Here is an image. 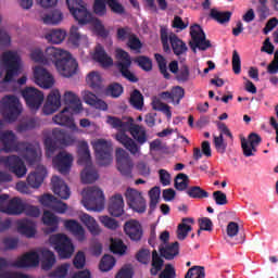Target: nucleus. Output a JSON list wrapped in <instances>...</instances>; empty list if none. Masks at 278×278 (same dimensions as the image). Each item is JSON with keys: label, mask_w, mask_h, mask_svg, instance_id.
<instances>
[{"label": "nucleus", "mask_w": 278, "mask_h": 278, "mask_svg": "<svg viewBox=\"0 0 278 278\" xmlns=\"http://www.w3.org/2000/svg\"><path fill=\"white\" fill-rule=\"evenodd\" d=\"M108 124L118 130L115 135L116 140L130 152L131 155L140 154L141 146L149 140L147 128L143 125L136 124L134 117L108 116Z\"/></svg>", "instance_id": "f257e3e1"}, {"label": "nucleus", "mask_w": 278, "mask_h": 278, "mask_svg": "<svg viewBox=\"0 0 278 278\" xmlns=\"http://www.w3.org/2000/svg\"><path fill=\"white\" fill-rule=\"evenodd\" d=\"M0 142H2L3 148L1 149L5 153H24V159L31 166L38 164L41 160V150L38 141H17V137L12 130H5L0 132Z\"/></svg>", "instance_id": "f03ea898"}, {"label": "nucleus", "mask_w": 278, "mask_h": 278, "mask_svg": "<svg viewBox=\"0 0 278 278\" xmlns=\"http://www.w3.org/2000/svg\"><path fill=\"white\" fill-rule=\"evenodd\" d=\"M45 53L47 65H49L50 62L55 64L61 76L71 78L76 75L78 63L68 51L56 47H48Z\"/></svg>", "instance_id": "7ed1b4c3"}, {"label": "nucleus", "mask_w": 278, "mask_h": 278, "mask_svg": "<svg viewBox=\"0 0 278 278\" xmlns=\"http://www.w3.org/2000/svg\"><path fill=\"white\" fill-rule=\"evenodd\" d=\"M78 164L86 166L81 172L83 184H93L99 179V174L92 166L90 149L87 141H81L78 146Z\"/></svg>", "instance_id": "20e7f679"}, {"label": "nucleus", "mask_w": 278, "mask_h": 278, "mask_svg": "<svg viewBox=\"0 0 278 278\" xmlns=\"http://www.w3.org/2000/svg\"><path fill=\"white\" fill-rule=\"evenodd\" d=\"M76 142L73 135L67 134L65 130L60 128H54L52 131V137H46V155L52 157L54 152H56L61 147H70Z\"/></svg>", "instance_id": "39448f33"}, {"label": "nucleus", "mask_w": 278, "mask_h": 278, "mask_svg": "<svg viewBox=\"0 0 278 278\" xmlns=\"http://www.w3.org/2000/svg\"><path fill=\"white\" fill-rule=\"evenodd\" d=\"M22 113V105L16 96L8 94L1 100V114L5 122H15Z\"/></svg>", "instance_id": "423d86ee"}, {"label": "nucleus", "mask_w": 278, "mask_h": 278, "mask_svg": "<svg viewBox=\"0 0 278 278\" xmlns=\"http://www.w3.org/2000/svg\"><path fill=\"white\" fill-rule=\"evenodd\" d=\"M83 203L88 211L102 212L105 204L103 191L99 187H88Z\"/></svg>", "instance_id": "0eeeda50"}, {"label": "nucleus", "mask_w": 278, "mask_h": 278, "mask_svg": "<svg viewBox=\"0 0 278 278\" xmlns=\"http://www.w3.org/2000/svg\"><path fill=\"white\" fill-rule=\"evenodd\" d=\"M1 61L7 71L4 83H12L13 78L21 74V58L14 51H7Z\"/></svg>", "instance_id": "6e6552de"}, {"label": "nucleus", "mask_w": 278, "mask_h": 278, "mask_svg": "<svg viewBox=\"0 0 278 278\" xmlns=\"http://www.w3.org/2000/svg\"><path fill=\"white\" fill-rule=\"evenodd\" d=\"M116 59L117 61L115 65L119 71V73L122 74V76L132 84L138 83L139 78L130 71L132 61L129 53L124 49L119 48L116 50Z\"/></svg>", "instance_id": "1a4fd4ad"}, {"label": "nucleus", "mask_w": 278, "mask_h": 278, "mask_svg": "<svg viewBox=\"0 0 278 278\" xmlns=\"http://www.w3.org/2000/svg\"><path fill=\"white\" fill-rule=\"evenodd\" d=\"M68 10L79 25L91 24L93 21L91 12L87 10L83 0H66Z\"/></svg>", "instance_id": "9d476101"}, {"label": "nucleus", "mask_w": 278, "mask_h": 278, "mask_svg": "<svg viewBox=\"0 0 278 278\" xmlns=\"http://www.w3.org/2000/svg\"><path fill=\"white\" fill-rule=\"evenodd\" d=\"M2 149L0 148V154ZM0 165H3L17 178H23L27 174V168L24 161L16 154L0 155Z\"/></svg>", "instance_id": "9b49d317"}, {"label": "nucleus", "mask_w": 278, "mask_h": 278, "mask_svg": "<svg viewBox=\"0 0 278 278\" xmlns=\"http://www.w3.org/2000/svg\"><path fill=\"white\" fill-rule=\"evenodd\" d=\"M50 243L54 247L61 258H71L75 248L67 235H51Z\"/></svg>", "instance_id": "f8f14e48"}, {"label": "nucleus", "mask_w": 278, "mask_h": 278, "mask_svg": "<svg viewBox=\"0 0 278 278\" xmlns=\"http://www.w3.org/2000/svg\"><path fill=\"white\" fill-rule=\"evenodd\" d=\"M190 35L191 41H189V47L193 50V53L197 52V49L206 51L212 48L211 40L206 39L205 33L199 24L191 25Z\"/></svg>", "instance_id": "ddd939ff"}, {"label": "nucleus", "mask_w": 278, "mask_h": 278, "mask_svg": "<svg viewBox=\"0 0 278 278\" xmlns=\"http://www.w3.org/2000/svg\"><path fill=\"white\" fill-rule=\"evenodd\" d=\"M96 157L100 166H109L112 163V144L108 140L101 138L93 143Z\"/></svg>", "instance_id": "4468645a"}, {"label": "nucleus", "mask_w": 278, "mask_h": 278, "mask_svg": "<svg viewBox=\"0 0 278 278\" xmlns=\"http://www.w3.org/2000/svg\"><path fill=\"white\" fill-rule=\"evenodd\" d=\"M22 96L25 99L27 106L31 111H37L42 105L45 96L42 91L35 87H26L22 90Z\"/></svg>", "instance_id": "2eb2a0df"}, {"label": "nucleus", "mask_w": 278, "mask_h": 278, "mask_svg": "<svg viewBox=\"0 0 278 278\" xmlns=\"http://www.w3.org/2000/svg\"><path fill=\"white\" fill-rule=\"evenodd\" d=\"M126 201L130 208H132L137 213H144L147 211V202L141 193V191H137V189L128 188L126 193Z\"/></svg>", "instance_id": "dca6fc26"}, {"label": "nucleus", "mask_w": 278, "mask_h": 278, "mask_svg": "<svg viewBox=\"0 0 278 278\" xmlns=\"http://www.w3.org/2000/svg\"><path fill=\"white\" fill-rule=\"evenodd\" d=\"M117 168L125 177H131L134 163L128 152L123 148L116 150Z\"/></svg>", "instance_id": "f3484780"}, {"label": "nucleus", "mask_w": 278, "mask_h": 278, "mask_svg": "<svg viewBox=\"0 0 278 278\" xmlns=\"http://www.w3.org/2000/svg\"><path fill=\"white\" fill-rule=\"evenodd\" d=\"M73 155L66 151H61L53 157V165L62 175H68L73 164Z\"/></svg>", "instance_id": "a211bd4d"}, {"label": "nucleus", "mask_w": 278, "mask_h": 278, "mask_svg": "<svg viewBox=\"0 0 278 278\" xmlns=\"http://www.w3.org/2000/svg\"><path fill=\"white\" fill-rule=\"evenodd\" d=\"M39 202L43 207L50 208L59 214H64L67 211V204L58 200L52 193H45L39 199Z\"/></svg>", "instance_id": "6ab92c4d"}, {"label": "nucleus", "mask_w": 278, "mask_h": 278, "mask_svg": "<svg viewBox=\"0 0 278 278\" xmlns=\"http://www.w3.org/2000/svg\"><path fill=\"white\" fill-rule=\"evenodd\" d=\"M34 77L36 84L43 89H51L54 85L53 76L42 66H36Z\"/></svg>", "instance_id": "aec40b11"}, {"label": "nucleus", "mask_w": 278, "mask_h": 278, "mask_svg": "<svg viewBox=\"0 0 278 278\" xmlns=\"http://www.w3.org/2000/svg\"><path fill=\"white\" fill-rule=\"evenodd\" d=\"M61 108V92L59 89H52L48 94L46 103L43 105V113L46 115H52Z\"/></svg>", "instance_id": "412c9836"}, {"label": "nucleus", "mask_w": 278, "mask_h": 278, "mask_svg": "<svg viewBox=\"0 0 278 278\" xmlns=\"http://www.w3.org/2000/svg\"><path fill=\"white\" fill-rule=\"evenodd\" d=\"M47 176V168L45 165L38 164L36 167V172H31L27 176V184L30 188L38 189L41 184L43 182V179Z\"/></svg>", "instance_id": "4be33fe9"}, {"label": "nucleus", "mask_w": 278, "mask_h": 278, "mask_svg": "<svg viewBox=\"0 0 278 278\" xmlns=\"http://www.w3.org/2000/svg\"><path fill=\"white\" fill-rule=\"evenodd\" d=\"M25 203L21 198H12L5 206H0V211L10 216H18L24 213Z\"/></svg>", "instance_id": "5701e85b"}, {"label": "nucleus", "mask_w": 278, "mask_h": 278, "mask_svg": "<svg viewBox=\"0 0 278 278\" xmlns=\"http://www.w3.org/2000/svg\"><path fill=\"white\" fill-rule=\"evenodd\" d=\"M64 109H68L72 113H80L83 111V103L80 98L73 91H66L64 94Z\"/></svg>", "instance_id": "b1692460"}, {"label": "nucleus", "mask_w": 278, "mask_h": 278, "mask_svg": "<svg viewBox=\"0 0 278 278\" xmlns=\"http://www.w3.org/2000/svg\"><path fill=\"white\" fill-rule=\"evenodd\" d=\"M53 192L63 200H68L71 197V189L67 187L66 182L62 180L59 176H53L52 180Z\"/></svg>", "instance_id": "393cba45"}, {"label": "nucleus", "mask_w": 278, "mask_h": 278, "mask_svg": "<svg viewBox=\"0 0 278 278\" xmlns=\"http://www.w3.org/2000/svg\"><path fill=\"white\" fill-rule=\"evenodd\" d=\"M78 114V112H72L68 109L62 110L60 113L53 116V122L56 125L73 128L75 126L73 115Z\"/></svg>", "instance_id": "a878e982"}, {"label": "nucleus", "mask_w": 278, "mask_h": 278, "mask_svg": "<svg viewBox=\"0 0 278 278\" xmlns=\"http://www.w3.org/2000/svg\"><path fill=\"white\" fill-rule=\"evenodd\" d=\"M125 202L121 193H116L110 200L109 213L113 217H121L124 214Z\"/></svg>", "instance_id": "bb28decb"}, {"label": "nucleus", "mask_w": 278, "mask_h": 278, "mask_svg": "<svg viewBox=\"0 0 278 278\" xmlns=\"http://www.w3.org/2000/svg\"><path fill=\"white\" fill-rule=\"evenodd\" d=\"M125 232L132 241H140L143 236V230L141 224H139L136 219L131 222H126L125 224Z\"/></svg>", "instance_id": "cd10ccee"}, {"label": "nucleus", "mask_w": 278, "mask_h": 278, "mask_svg": "<svg viewBox=\"0 0 278 278\" xmlns=\"http://www.w3.org/2000/svg\"><path fill=\"white\" fill-rule=\"evenodd\" d=\"M39 254L37 252H30L25 254L17 262H15L13 266L17 268L36 267L39 265Z\"/></svg>", "instance_id": "c85d7f7f"}, {"label": "nucleus", "mask_w": 278, "mask_h": 278, "mask_svg": "<svg viewBox=\"0 0 278 278\" xmlns=\"http://www.w3.org/2000/svg\"><path fill=\"white\" fill-rule=\"evenodd\" d=\"M93 59L96 62L101 64V66L104 68L111 67L114 64L113 59L106 53L103 46H101V45H97L94 54H93Z\"/></svg>", "instance_id": "c756f323"}, {"label": "nucleus", "mask_w": 278, "mask_h": 278, "mask_svg": "<svg viewBox=\"0 0 278 278\" xmlns=\"http://www.w3.org/2000/svg\"><path fill=\"white\" fill-rule=\"evenodd\" d=\"M169 45L176 56H180L188 51V47L175 33H169Z\"/></svg>", "instance_id": "7c9ffc66"}, {"label": "nucleus", "mask_w": 278, "mask_h": 278, "mask_svg": "<svg viewBox=\"0 0 278 278\" xmlns=\"http://www.w3.org/2000/svg\"><path fill=\"white\" fill-rule=\"evenodd\" d=\"M84 100H85V102H86L88 105H90V106H92V108H94V109H97V110H100V111H104V112H105V111H108V109H109L108 103H106L104 100L98 98L97 94H94V93L91 92V91H87V92L85 93Z\"/></svg>", "instance_id": "2f4dec72"}, {"label": "nucleus", "mask_w": 278, "mask_h": 278, "mask_svg": "<svg viewBox=\"0 0 278 278\" xmlns=\"http://www.w3.org/2000/svg\"><path fill=\"white\" fill-rule=\"evenodd\" d=\"M65 227L73 232L79 242H84L86 240L85 228H83L81 224L76 222V219H67L65 222Z\"/></svg>", "instance_id": "473e14b6"}, {"label": "nucleus", "mask_w": 278, "mask_h": 278, "mask_svg": "<svg viewBox=\"0 0 278 278\" xmlns=\"http://www.w3.org/2000/svg\"><path fill=\"white\" fill-rule=\"evenodd\" d=\"M189 224H194V219L192 217H182V223L178 224V228L176 230V237L178 240H186L189 232L192 231V226H189Z\"/></svg>", "instance_id": "72a5a7b5"}, {"label": "nucleus", "mask_w": 278, "mask_h": 278, "mask_svg": "<svg viewBox=\"0 0 278 278\" xmlns=\"http://www.w3.org/2000/svg\"><path fill=\"white\" fill-rule=\"evenodd\" d=\"M42 223L50 227L48 228V233H53L59 229L60 219L51 211H43Z\"/></svg>", "instance_id": "f704fd0d"}, {"label": "nucleus", "mask_w": 278, "mask_h": 278, "mask_svg": "<svg viewBox=\"0 0 278 278\" xmlns=\"http://www.w3.org/2000/svg\"><path fill=\"white\" fill-rule=\"evenodd\" d=\"M17 231L27 238H33L36 233L35 224L30 219H21L17 222Z\"/></svg>", "instance_id": "c9c22d12"}, {"label": "nucleus", "mask_w": 278, "mask_h": 278, "mask_svg": "<svg viewBox=\"0 0 278 278\" xmlns=\"http://www.w3.org/2000/svg\"><path fill=\"white\" fill-rule=\"evenodd\" d=\"M80 220L83 224H85L92 236L100 235L101 228L99 227V224H97L94 217H91V215H88V213H83L80 215Z\"/></svg>", "instance_id": "e433bc0d"}, {"label": "nucleus", "mask_w": 278, "mask_h": 278, "mask_svg": "<svg viewBox=\"0 0 278 278\" xmlns=\"http://www.w3.org/2000/svg\"><path fill=\"white\" fill-rule=\"evenodd\" d=\"M159 251L161 252V256L167 261H172L179 255V243L178 241H174V243L165 245V248H161Z\"/></svg>", "instance_id": "4c0bfd02"}, {"label": "nucleus", "mask_w": 278, "mask_h": 278, "mask_svg": "<svg viewBox=\"0 0 278 278\" xmlns=\"http://www.w3.org/2000/svg\"><path fill=\"white\" fill-rule=\"evenodd\" d=\"M56 263V258L53 252L49 250H42L41 252V267L43 270H50L54 264Z\"/></svg>", "instance_id": "58836bf2"}, {"label": "nucleus", "mask_w": 278, "mask_h": 278, "mask_svg": "<svg viewBox=\"0 0 278 278\" xmlns=\"http://www.w3.org/2000/svg\"><path fill=\"white\" fill-rule=\"evenodd\" d=\"M232 13L230 11H218L217 9H211V18L215 22L224 25L230 22Z\"/></svg>", "instance_id": "ea45409f"}, {"label": "nucleus", "mask_w": 278, "mask_h": 278, "mask_svg": "<svg viewBox=\"0 0 278 278\" xmlns=\"http://www.w3.org/2000/svg\"><path fill=\"white\" fill-rule=\"evenodd\" d=\"M154 60L156 61V65L159 66V73L163 75V78L169 80L170 74L167 70V60L166 58L161 53H154Z\"/></svg>", "instance_id": "a19ab883"}, {"label": "nucleus", "mask_w": 278, "mask_h": 278, "mask_svg": "<svg viewBox=\"0 0 278 278\" xmlns=\"http://www.w3.org/2000/svg\"><path fill=\"white\" fill-rule=\"evenodd\" d=\"M129 103L138 111H142L144 106V97L139 89H134L130 94Z\"/></svg>", "instance_id": "79ce46f5"}, {"label": "nucleus", "mask_w": 278, "mask_h": 278, "mask_svg": "<svg viewBox=\"0 0 278 278\" xmlns=\"http://www.w3.org/2000/svg\"><path fill=\"white\" fill-rule=\"evenodd\" d=\"M65 38L66 31L62 29H52L49 34L46 35V39L53 45L62 43Z\"/></svg>", "instance_id": "37998d69"}, {"label": "nucleus", "mask_w": 278, "mask_h": 278, "mask_svg": "<svg viewBox=\"0 0 278 278\" xmlns=\"http://www.w3.org/2000/svg\"><path fill=\"white\" fill-rule=\"evenodd\" d=\"M63 21V14L60 10H53L43 17L46 25H59Z\"/></svg>", "instance_id": "c03bdc74"}, {"label": "nucleus", "mask_w": 278, "mask_h": 278, "mask_svg": "<svg viewBox=\"0 0 278 278\" xmlns=\"http://www.w3.org/2000/svg\"><path fill=\"white\" fill-rule=\"evenodd\" d=\"M164 266V261L163 258L159 255L156 251H152V269H151V275L156 276L159 271L162 270Z\"/></svg>", "instance_id": "a18cd8bd"}, {"label": "nucleus", "mask_w": 278, "mask_h": 278, "mask_svg": "<svg viewBox=\"0 0 278 278\" xmlns=\"http://www.w3.org/2000/svg\"><path fill=\"white\" fill-rule=\"evenodd\" d=\"M187 195L191 199H207L210 197L208 191H205V189H202L201 187H189L187 189Z\"/></svg>", "instance_id": "49530a36"}, {"label": "nucleus", "mask_w": 278, "mask_h": 278, "mask_svg": "<svg viewBox=\"0 0 278 278\" xmlns=\"http://www.w3.org/2000/svg\"><path fill=\"white\" fill-rule=\"evenodd\" d=\"M240 142H241L242 154L244 157L255 156V153L257 152V148L249 144V140L245 137H241Z\"/></svg>", "instance_id": "de8ad7c7"}, {"label": "nucleus", "mask_w": 278, "mask_h": 278, "mask_svg": "<svg viewBox=\"0 0 278 278\" xmlns=\"http://www.w3.org/2000/svg\"><path fill=\"white\" fill-rule=\"evenodd\" d=\"M189 186V178L187 174H178L174 180V188L178 191H185Z\"/></svg>", "instance_id": "09e8293b"}, {"label": "nucleus", "mask_w": 278, "mask_h": 278, "mask_svg": "<svg viewBox=\"0 0 278 278\" xmlns=\"http://www.w3.org/2000/svg\"><path fill=\"white\" fill-rule=\"evenodd\" d=\"M87 84L92 88L97 89L100 88L102 85V77L99 74V72H90L89 75L87 76Z\"/></svg>", "instance_id": "8fccbe9b"}, {"label": "nucleus", "mask_w": 278, "mask_h": 278, "mask_svg": "<svg viewBox=\"0 0 278 278\" xmlns=\"http://www.w3.org/2000/svg\"><path fill=\"white\" fill-rule=\"evenodd\" d=\"M115 264L116 261L112 255H104L100 263V269L103 273H108L114 268Z\"/></svg>", "instance_id": "3c124183"}, {"label": "nucleus", "mask_w": 278, "mask_h": 278, "mask_svg": "<svg viewBox=\"0 0 278 278\" xmlns=\"http://www.w3.org/2000/svg\"><path fill=\"white\" fill-rule=\"evenodd\" d=\"M111 252L114 254L123 255L125 254L127 247L124 244V241L122 239H111Z\"/></svg>", "instance_id": "603ef678"}, {"label": "nucleus", "mask_w": 278, "mask_h": 278, "mask_svg": "<svg viewBox=\"0 0 278 278\" xmlns=\"http://www.w3.org/2000/svg\"><path fill=\"white\" fill-rule=\"evenodd\" d=\"M136 63L140 68H142L144 72H151L153 70V63L152 60L147 55H139L136 59Z\"/></svg>", "instance_id": "864d4df0"}, {"label": "nucleus", "mask_w": 278, "mask_h": 278, "mask_svg": "<svg viewBox=\"0 0 278 278\" xmlns=\"http://www.w3.org/2000/svg\"><path fill=\"white\" fill-rule=\"evenodd\" d=\"M213 144H215L217 153L225 154L227 150V142L225 141L223 134H219V136H213Z\"/></svg>", "instance_id": "5fc2aeb1"}, {"label": "nucleus", "mask_w": 278, "mask_h": 278, "mask_svg": "<svg viewBox=\"0 0 278 278\" xmlns=\"http://www.w3.org/2000/svg\"><path fill=\"white\" fill-rule=\"evenodd\" d=\"M186 91L184 87L176 86L172 88V102H174V105H179L180 101L185 98Z\"/></svg>", "instance_id": "6e6d98bb"}, {"label": "nucleus", "mask_w": 278, "mask_h": 278, "mask_svg": "<svg viewBox=\"0 0 278 278\" xmlns=\"http://www.w3.org/2000/svg\"><path fill=\"white\" fill-rule=\"evenodd\" d=\"M267 2L268 0H258L257 13L260 21H265L270 15V9Z\"/></svg>", "instance_id": "4d7b16f0"}, {"label": "nucleus", "mask_w": 278, "mask_h": 278, "mask_svg": "<svg viewBox=\"0 0 278 278\" xmlns=\"http://www.w3.org/2000/svg\"><path fill=\"white\" fill-rule=\"evenodd\" d=\"M190 79V68L188 65L180 66V70H178V73L176 74V80L178 83H188Z\"/></svg>", "instance_id": "13d9d810"}, {"label": "nucleus", "mask_w": 278, "mask_h": 278, "mask_svg": "<svg viewBox=\"0 0 278 278\" xmlns=\"http://www.w3.org/2000/svg\"><path fill=\"white\" fill-rule=\"evenodd\" d=\"M185 278H205V268L202 266H193L187 271Z\"/></svg>", "instance_id": "bf43d9fd"}, {"label": "nucleus", "mask_w": 278, "mask_h": 278, "mask_svg": "<svg viewBox=\"0 0 278 278\" xmlns=\"http://www.w3.org/2000/svg\"><path fill=\"white\" fill-rule=\"evenodd\" d=\"M150 210L151 212H154V210L156 208V205L160 201V194H161V189L160 187H152L151 191H150Z\"/></svg>", "instance_id": "052dcab7"}, {"label": "nucleus", "mask_w": 278, "mask_h": 278, "mask_svg": "<svg viewBox=\"0 0 278 278\" xmlns=\"http://www.w3.org/2000/svg\"><path fill=\"white\" fill-rule=\"evenodd\" d=\"M80 40L81 35L79 33V28L78 26L73 25L70 30V42L75 47H79Z\"/></svg>", "instance_id": "680f3d73"}, {"label": "nucleus", "mask_w": 278, "mask_h": 278, "mask_svg": "<svg viewBox=\"0 0 278 278\" xmlns=\"http://www.w3.org/2000/svg\"><path fill=\"white\" fill-rule=\"evenodd\" d=\"M100 222L104 227L111 230H116L119 227L118 222L113 219V217H109V215H102Z\"/></svg>", "instance_id": "e2e57ef3"}, {"label": "nucleus", "mask_w": 278, "mask_h": 278, "mask_svg": "<svg viewBox=\"0 0 278 278\" xmlns=\"http://www.w3.org/2000/svg\"><path fill=\"white\" fill-rule=\"evenodd\" d=\"M127 45L130 48V50L137 51L138 53H140V50L142 49V42L136 36V34L129 36Z\"/></svg>", "instance_id": "0e129e2a"}, {"label": "nucleus", "mask_w": 278, "mask_h": 278, "mask_svg": "<svg viewBox=\"0 0 278 278\" xmlns=\"http://www.w3.org/2000/svg\"><path fill=\"white\" fill-rule=\"evenodd\" d=\"M106 0H96L93 4V12L98 16H104L106 14Z\"/></svg>", "instance_id": "69168bd1"}, {"label": "nucleus", "mask_w": 278, "mask_h": 278, "mask_svg": "<svg viewBox=\"0 0 278 278\" xmlns=\"http://www.w3.org/2000/svg\"><path fill=\"white\" fill-rule=\"evenodd\" d=\"M70 267V264H63L59 266L54 271H52L50 276L52 278H65L68 274Z\"/></svg>", "instance_id": "338daca9"}, {"label": "nucleus", "mask_w": 278, "mask_h": 278, "mask_svg": "<svg viewBox=\"0 0 278 278\" xmlns=\"http://www.w3.org/2000/svg\"><path fill=\"white\" fill-rule=\"evenodd\" d=\"M176 270L173 265L167 264L165 265V269L161 271V275H159V278H176Z\"/></svg>", "instance_id": "774afa93"}]
</instances>
